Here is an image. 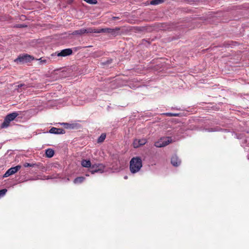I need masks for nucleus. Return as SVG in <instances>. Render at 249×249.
<instances>
[{
    "mask_svg": "<svg viewBox=\"0 0 249 249\" xmlns=\"http://www.w3.org/2000/svg\"><path fill=\"white\" fill-rule=\"evenodd\" d=\"M21 168L20 165H17L9 169L4 174L3 177L6 178L17 173Z\"/></svg>",
    "mask_w": 249,
    "mask_h": 249,
    "instance_id": "423d86ee",
    "label": "nucleus"
},
{
    "mask_svg": "<svg viewBox=\"0 0 249 249\" xmlns=\"http://www.w3.org/2000/svg\"><path fill=\"white\" fill-rule=\"evenodd\" d=\"M84 0L89 4H96L97 3V1L96 0Z\"/></svg>",
    "mask_w": 249,
    "mask_h": 249,
    "instance_id": "4be33fe9",
    "label": "nucleus"
},
{
    "mask_svg": "<svg viewBox=\"0 0 249 249\" xmlns=\"http://www.w3.org/2000/svg\"><path fill=\"white\" fill-rule=\"evenodd\" d=\"M35 164H34V163H27V162H26V163H24V164H23V166L25 167H33L35 166Z\"/></svg>",
    "mask_w": 249,
    "mask_h": 249,
    "instance_id": "412c9836",
    "label": "nucleus"
},
{
    "mask_svg": "<svg viewBox=\"0 0 249 249\" xmlns=\"http://www.w3.org/2000/svg\"><path fill=\"white\" fill-rule=\"evenodd\" d=\"M49 132L50 133L60 134L65 133V131L64 129H63L62 128H58L53 127L50 129Z\"/></svg>",
    "mask_w": 249,
    "mask_h": 249,
    "instance_id": "9d476101",
    "label": "nucleus"
},
{
    "mask_svg": "<svg viewBox=\"0 0 249 249\" xmlns=\"http://www.w3.org/2000/svg\"><path fill=\"white\" fill-rule=\"evenodd\" d=\"M6 192H7V190L5 189H2V190H0V196H2L4 195H5V194L6 193Z\"/></svg>",
    "mask_w": 249,
    "mask_h": 249,
    "instance_id": "5701e85b",
    "label": "nucleus"
},
{
    "mask_svg": "<svg viewBox=\"0 0 249 249\" xmlns=\"http://www.w3.org/2000/svg\"><path fill=\"white\" fill-rule=\"evenodd\" d=\"M124 179H127V176H125V177H124Z\"/></svg>",
    "mask_w": 249,
    "mask_h": 249,
    "instance_id": "cd10ccee",
    "label": "nucleus"
},
{
    "mask_svg": "<svg viewBox=\"0 0 249 249\" xmlns=\"http://www.w3.org/2000/svg\"><path fill=\"white\" fill-rule=\"evenodd\" d=\"M66 129H75L77 128L78 124H69L67 123H63L61 124Z\"/></svg>",
    "mask_w": 249,
    "mask_h": 249,
    "instance_id": "f8f14e48",
    "label": "nucleus"
},
{
    "mask_svg": "<svg viewBox=\"0 0 249 249\" xmlns=\"http://www.w3.org/2000/svg\"><path fill=\"white\" fill-rule=\"evenodd\" d=\"M146 142V140L145 139H135L133 142V145L134 148H138L141 145H143Z\"/></svg>",
    "mask_w": 249,
    "mask_h": 249,
    "instance_id": "0eeeda50",
    "label": "nucleus"
},
{
    "mask_svg": "<svg viewBox=\"0 0 249 249\" xmlns=\"http://www.w3.org/2000/svg\"><path fill=\"white\" fill-rule=\"evenodd\" d=\"M105 166L101 163L92 164L89 169L90 172L93 174L95 173H102L104 172Z\"/></svg>",
    "mask_w": 249,
    "mask_h": 249,
    "instance_id": "39448f33",
    "label": "nucleus"
},
{
    "mask_svg": "<svg viewBox=\"0 0 249 249\" xmlns=\"http://www.w3.org/2000/svg\"><path fill=\"white\" fill-rule=\"evenodd\" d=\"M54 151L50 148L47 149L46 150L45 154L46 156L48 158H52L54 155Z\"/></svg>",
    "mask_w": 249,
    "mask_h": 249,
    "instance_id": "2eb2a0df",
    "label": "nucleus"
},
{
    "mask_svg": "<svg viewBox=\"0 0 249 249\" xmlns=\"http://www.w3.org/2000/svg\"><path fill=\"white\" fill-rule=\"evenodd\" d=\"M142 165L141 158L139 157H134L130 161V171L133 174L137 173L140 170Z\"/></svg>",
    "mask_w": 249,
    "mask_h": 249,
    "instance_id": "f257e3e1",
    "label": "nucleus"
},
{
    "mask_svg": "<svg viewBox=\"0 0 249 249\" xmlns=\"http://www.w3.org/2000/svg\"><path fill=\"white\" fill-rule=\"evenodd\" d=\"M24 86H25L24 84H20L18 85L17 87L18 88H21V87H24Z\"/></svg>",
    "mask_w": 249,
    "mask_h": 249,
    "instance_id": "393cba45",
    "label": "nucleus"
},
{
    "mask_svg": "<svg viewBox=\"0 0 249 249\" xmlns=\"http://www.w3.org/2000/svg\"><path fill=\"white\" fill-rule=\"evenodd\" d=\"M113 18L114 19H117V18H119L118 17H113Z\"/></svg>",
    "mask_w": 249,
    "mask_h": 249,
    "instance_id": "bb28decb",
    "label": "nucleus"
},
{
    "mask_svg": "<svg viewBox=\"0 0 249 249\" xmlns=\"http://www.w3.org/2000/svg\"><path fill=\"white\" fill-rule=\"evenodd\" d=\"M106 138V134L105 133H102L101 136L98 138L97 140L98 143H101L104 141Z\"/></svg>",
    "mask_w": 249,
    "mask_h": 249,
    "instance_id": "a211bd4d",
    "label": "nucleus"
},
{
    "mask_svg": "<svg viewBox=\"0 0 249 249\" xmlns=\"http://www.w3.org/2000/svg\"><path fill=\"white\" fill-rule=\"evenodd\" d=\"M101 33H105L110 34L115 37L122 34L120 27H115V28H101Z\"/></svg>",
    "mask_w": 249,
    "mask_h": 249,
    "instance_id": "7ed1b4c3",
    "label": "nucleus"
},
{
    "mask_svg": "<svg viewBox=\"0 0 249 249\" xmlns=\"http://www.w3.org/2000/svg\"><path fill=\"white\" fill-rule=\"evenodd\" d=\"M166 115L167 116H169V117L178 116V115L177 114H174V113H166Z\"/></svg>",
    "mask_w": 249,
    "mask_h": 249,
    "instance_id": "b1692460",
    "label": "nucleus"
},
{
    "mask_svg": "<svg viewBox=\"0 0 249 249\" xmlns=\"http://www.w3.org/2000/svg\"><path fill=\"white\" fill-rule=\"evenodd\" d=\"M84 31H85L84 28H83V29H80V30L74 31L71 34L73 35H80V36H81V35L85 34Z\"/></svg>",
    "mask_w": 249,
    "mask_h": 249,
    "instance_id": "f3484780",
    "label": "nucleus"
},
{
    "mask_svg": "<svg viewBox=\"0 0 249 249\" xmlns=\"http://www.w3.org/2000/svg\"><path fill=\"white\" fill-rule=\"evenodd\" d=\"M72 53L71 49L68 48L62 50L60 53L57 54L58 56H67L70 55Z\"/></svg>",
    "mask_w": 249,
    "mask_h": 249,
    "instance_id": "6e6552de",
    "label": "nucleus"
},
{
    "mask_svg": "<svg viewBox=\"0 0 249 249\" xmlns=\"http://www.w3.org/2000/svg\"><path fill=\"white\" fill-rule=\"evenodd\" d=\"M18 113L15 112L8 114L5 117L7 120L11 122L13 121L18 116Z\"/></svg>",
    "mask_w": 249,
    "mask_h": 249,
    "instance_id": "ddd939ff",
    "label": "nucleus"
},
{
    "mask_svg": "<svg viewBox=\"0 0 249 249\" xmlns=\"http://www.w3.org/2000/svg\"><path fill=\"white\" fill-rule=\"evenodd\" d=\"M81 165L84 167H91V164L89 160H83L81 161Z\"/></svg>",
    "mask_w": 249,
    "mask_h": 249,
    "instance_id": "4468645a",
    "label": "nucleus"
},
{
    "mask_svg": "<svg viewBox=\"0 0 249 249\" xmlns=\"http://www.w3.org/2000/svg\"><path fill=\"white\" fill-rule=\"evenodd\" d=\"M171 162L174 166H178L181 163V160L176 155H175L171 158Z\"/></svg>",
    "mask_w": 249,
    "mask_h": 249,
    "instance_id": "1a4fd4ad",
    "label": "nucleus"
},
{
    "mask_svg": "<svg viewBox=\"0 0 249 249\" xmlns=\"http://www.w3.org/2000/svg\"><path fill=\"white\" fill-rule=\"evenodd\" d=\"M10 121L7 119L5 117L2 124H1V127L5 128L7 127L9 125Z\"/></svg>",
    "mask_w": 249,
    "mask_h": 249,
    "instance_id": "aec40b11",
    "label": "nucleus"
},
{
    "mask_svg": "<svg viewBox=\"0 0 249 249\" xmlns=\"http://www.w3.org/2000/svg\"><path fill=\"white\" fill-rule=\"evenodd\" d=\"M85 179V178L83 177H79L75 178L73 181L75 184H79L83 182Z\"/></svg>",
    "mask_w": 249,
    "mask_h": 249,
    "instance_id": "dca6fc26",
    "label": "nucleus"
},
{
    "mask_svg": "<svg viewBox=\"0 0 249 249\" xmlns=\"http://www.w3.org/2000/svg\"><path fill=\"white\" fill-rule=\"evenodd\" d=\"M85 33L88 34V33H101V28L99 29H96L95 28H88L85 29Z\"/></svg>",
    "mask_w": 249,
    "mask_h": 249,
    "instance_id": "9b49d317",
    "label": "nucleus"
},
{
    "mask_svg": "<svg viewBox=\"0 0 249 249\" xmlns=\"http://www.w3.org/2000/svg\"><path fill=\"white\" fill-rule=\"evenodd\" d=\"M165 0H152L150 1V4L151 5H158L163 3Z\"/></svg>",
    "mask_w": 249,
    "mask_h": 249,
    "instance_id": "6ab92c4d",
    "label": "nucleus"
},
{
    "mask_svg": "<svg viewBox=\"0 0 249 249\" xmlns=\"http://www.w3.org/2000/svg\"><path fill=\"white\" fill-rule=\"evenodd\" d=\"M35 59L34 57L28 54H23L19 55L16 59L14 62L17 64H23L31 62Z\"/></svg>",
    "mask_w": 249,
    "mask_h": 249,
    "instance_id": "f03ea898",
    "label": "nucleus"
},
{
    "mask_svg": "<svg viewBox=\"0 0 249 249\" xmlns=\"http://www.w3.org/2000/svg\"><path fill=\"white\" fill-rule=\"evenodd\" d=\"M172 142L171 137H163L155 142L154 145L157 147H164Z\"/></svg>",
    "mask_w": 249,
    "mask_h": 249,
    "instance_id": "20e7f679",
    "label": "nucleus"
},
{
    "mask_svg": "<svg viewBox=\"0 0 249 249\" xmlns=\"http://www.w3.org/2000/svg\"><path fill=\"white\" fill-rule=\"evenodd\" d=\"M39 60H41V62L43 63H45L46 62V60H42L41 58Z\"/></svg>",
    "mask_w": 249,
    "mask_h": 249,
    "instance_id": "a878e982",
    "label": "nucleus"
}]
</instances>
